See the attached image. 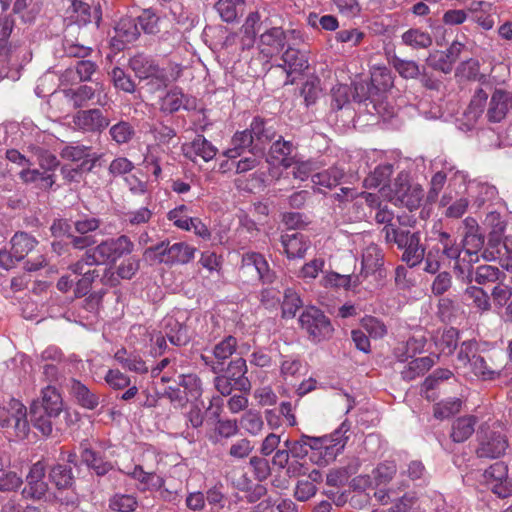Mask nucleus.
I'll return each instance as SVG.
<instances>
[{
	"mask_svg": "<svg viewBox=\"0 0 512 512\" xmlns=\"http://www.w3.org/2000/svg\"><path fill=\"white\" fill-rule=\"evenodd\" d=\"M350 430V424L347 421L331 434L321 437H312L302 435L297 441L291 443V454L295 458H304L308 454L309 447L312 450L311 459L318 466H326L333 462L336 457L343 452Z\"/></svg>",
	"mask_w": 512,
	"mask_h": 512,
	"instance_id": "f257e3e1",
	"label": "nucleus"
},
{
	"mask_svg": "<svg viewBox=\"0 0 512 512\" xmlns=\"http://www.w3.org/2000/svg\"><path fill=\"white\" fill-rule=\"evenodd\" d=\"M135 245L127 235L108 238L93 248L86 250L88 266L115 264L120 258L130 255Z\"/></svg>",
	"mask_w": 512,
	"mask_h": 512,
	"instance_id": "f03ea898",
	"label": "nucleus"
},
{
	"mask_svg": "<svg viewBox=\"0 0 512 512\" xmlns=\"http://www.w3.org/2000/svg\"><path fill=\"white\" fill-rule=\"evenodd\" d=\"M299 323L308 339L314 343L329 340L334 332L330 319L314 306L306 308L301 313Z\"/></svg>",
	"mask_w": 512,
	"mask_h": 512,
	"instance_id": "7ed1b4c3",
	"label": "nucleus"
},
{
	"mask_svg": "<svg viewBox=\"0 0 512 512\" xmlns=\"http://www.w3.org/2000/svg\"><path fill=\"white\" fill-rule=\"evenodd\" d=\"M479 446L476 450L480 458H498L502 456L507 447L508 440L499 424L491 427L482 425L478 436Z\"/></svg>",
	"mask_w": 512,
	"mask_h": 512,
	"instance_id": "20e7f679",
	"label": "nucleus"
},
{
	"mask_svg": "<svg viewBox=\"0 0 512 512\" xmlns=\"http://www.w3.org/2000/svg\"><path fill=\"white\" fill-rule=\"evenodd\" d=\"M239 277L247 283H272L275 274L262 254L246 252L242 256Z\"/></svg>",
	"mask_w": 512,
	"mask_h": 512,
	"instance_id": "39448f33",
	"label": "nucleus"
},
{
	"mask_svg": "<svg viewBox=\"0 0 512 512\" xmlns=\"http://www.w3.org/2000/svg\"><path fill=\"white\" fill-rule=\"evenodd\" d=\"M0 427L12 428L16 437L25 438L29 432L26 406L13 398L0 404Z\"/></svg>",
	"mask_w": 512,
	"mask_h": 512,
	"instance_id": "423d86ee",
	"label": "nucleus"
},
{
	"mask_svg": "<svg viewBox=\"0 0 512 512\" xmlns=\"http://www.w3.org/2000/svg\"><path fill=\"white\" fill-rule=\"evenodd\" d=\"M381 192L390 202L406 207L410 211L420 207L424 196V191L420 185H411L401 177L395 180L393 189H390L389 193L385 192L384 187L381 188Z\"/></svg>",
	"mask_w": 512,
	"mask_h": 512,
	"instance_id": "0eeeda50",
	"label": "nucleus"
},
{
	"mask_svg": "<svg viewBox=\"0 0 512 512\" xmlns=\"http://www.w3.org/2000/svg\"><path fill=\"white\" fill-rule=\"evenodd\" d=\"M46 466L42 461L32 464L25 477V486L21 492L23 498L34 501H51L49 486L45 480Z\"/></svg>",
	"mask_w": 512,
	"mask_h": 512,
	"instance_id": "6e6552de",
	"label": "nucleus"
},
{
	"mask_svg": "<svg viewBox=\"0 0 512 512\" xmlns=\"http://www.w3.org/2000/svg\"><path fill=\"white\" fill-rule=\"evenodd\" d=\"M109 125L110 119L98 108L78 110L71 116L73 130L82 133L100 134Z\"/></svg>",
	"mask_w": 512,
	"mask_h": 512,
	"instance_id": "1a4fd4ad",
	"label": "nucleus"
},
{
	"mask_svg": "<svg viewBox=\"0 0 512 512\" xmlns=\"http://www.w3.org/2000/svg\"><path fill=\"white\" fill-rule=\"evenodd\" d=\"M129 66L140 80L151 79L157 82V88H164L169 82L165 69L160 68L153 59L143 54L133 56Z\"/></svg>",
	"mask_w": 512,
	"mask_h": 512,
	"instance_id": "9d476101",
	"label": "nucleus"
},
{
	"mask_svg": "<svg viewBox=\"0 0 512 512\" xmlns=\"http://www.w3.org/2000/svg\"><path fill=\"white\" fill-rule=\"evenodd\" d=\"M140 30L147 34L156 33L158 31V17L150 11H144L138 16L137 22L123 20L117 27L119 35L124 37L126 42L135 41L140 34Z\"/></svg>",
	"mask_w": 512,
	"mask_h": 512,
	"instance_id": "9b49d317",
	"label": "nucleus"
},
{
	"mask_svg": "<svg viewBox=\"0 0 512 512\" xmlns=\"http://www.w3.org/2000/svg\"><path fill=\"white\" fill-rule=\"evenodd\" d=\"M237 345V339L228 335L213 347L212 355L201 354L200 359L214 374L221 373L224 362L236 352Z\"/></svg>",
	"mask_w": 512,
	"mask_h": 512,
	"instance_id": "f8f14e48",
	"label": "nucleus"
},
{
	"mask_svg": "<svg viewBox=\"0 0 512 512\" xmlns=\"http://www.w3.org/2000/svg\"><path fill=\"white\" fill-rule=\"evenodd\" d=\"M152 250L158 254L161 262L179 264H186L190 262L194 258L196 252L195 247L185 242H176L172 245L161 242L153 247Z\"/></svg>",
	"mask_w": 512,
	"mask_h": 512,
	"instance_id": "ddd939ff",
	"label": "nucleus"
},
{
	"mask_svg": "<svg viewBox=\"0 0 512 512\" xmlns=\"http://www.w3.org/2000/svg\"><path fill=\"white\" fill-rule=\"evenodd\" d=\"M286 42V32L281 27H272L260 34L258 49L263 57L271 59L280 54Z\"/></svg>",
	"mask_w": 512,
	"mask_h": 512,
	"instance_id": "4468645a",
	"label": "nucleus"
},
{
	"mask_svg": "<svg viewBox=\"0 0 512 512\" xmlns=\"http://www.w3.org/2000/svg\"><path fill=\"white\" fill-rule=\"evenodd\" d=\"M183 151L184 155L194 162L198 157L208 162L215 157L217 148L203 135H197L191 143L183 147Z\"/></svg>",
	"mask_w": 512,
	"mask_h": 512,
	"instance_id": "2eb2a0df",
	"label": "nucleus"
},
{
	"mask_svg": "<svg viewBox=\"0 0 512 512\" xmlns=\"http://www.w3.org/2000/svg\"><path fill=\"white\" fill-rule=\"evenodd\" d=\"M281 243L289 259L303 258L310 248V241L298 232L282 235Z\"/></svg>",
	"mask_w": 512,
	"mask_h": 512,
	"instance_id": "dca6fc26",
	"label": "nucleus"
},
{
	"mask_svg": "<svg viewBox=\"0 0 512 512\" xmlns=\"http://www.w3.org/2000/svg\"><path fill=\"white\" fill-rule=\"evenodd\" d=\"M478 419L474 415H465L455 419L451 426L450 437L455 443H463L475 432Z\"/></svg>",
	"mask_w": 512,
	"mask_h": 512,
	"instance_id": "f3484780",
	"label": "nucleus"
},
{
	"mask_svg": "<svg viewBox=\"0 0 512 512\" xmlns=\"http://www.w3.org/2000/svg\"><path fill=\"white\" fill-rule=\"evenodd\" d=\"M36 403L39 409H43V412L50 416H59L63 410L62 397L52 385H47L41 390V401Z\"/></svg>",
	"mask_w": 512,
	"mask_h": 512,
	"instance_id": "a211bd4d",
	"label": "nucleus"
},
{
	"mask_svg": "<svg viewBox=\"0 0 512 512\" xmlns=\"http://www.w3.org/2000/svg\"><path fill=\"white\" fill-rule=\"evenodd\" d=\"M255 141L248 129L237 131L231 139V147L224 152V156L229 159H235L242 155V153L249 149L251 152L259 150L255 147Z\"/></svg>",
	"mask_w": 512,
	"mask_h": 512,
	"instance_id": "6ab92c4d",
	"label": "nucleus"
},
{
	"mask_svg": "<svg viewBox=\"0 0 512 512\" xmlns=\"http://www.w3.org/2000/svg\"><path fill=\"white\" fill-rule=\"evenodd\" d=\"M484 245V235L478 232H465L462 242L461 249L464 252V257L462 261H467L469 267L473 262L478 260V252L482 249Z\"/></svg>",
	"mask_w": 512,
	"mask_h": 512,
	"instance_id": "aec40b11",
	"label": "nucleus"
},
{
	"mask_svg": "<svg viewBox=\"0 0 512 512\" xmlns=\"http://www.w3.org/2000/svg\"><path fill=\"white\" fill-rule=\"evenodd\" d=\"M282 63L278 66L283 67L287 74L302 73L308 68V58L305 53L298 49L288 47L281 57Z\"/></svg>",
	"mask_w": 512,
	"mask_h": 512,
	"instance_id": "412c9836",
	"label": "nucleus"
},
{
	"mask_svg": "<svg viewBox=\"0 0 512 512\" xmlns=\"http://www.w3.org/2000/svg\"><path fill=\"white\" fill-rule=\"evenodd\" d=\"M383 261L384 255L381 248L371 243L362 253V269L359 275L363 278L368 274L375 273L382 267Z\"/></svg>",
	"mask_w": 512,
	"mask_h": 512,
	"instance_id": "4be33fe9",
	"label": "nucleus"
},
{
	"mask_svg": "<svg viewBox=\"0 0 512 512\" xmlns=\"http://www.w3.org/2000/svg\"><path fill=\"white\" fill-rule=\"evenodd\" d=\"M247 373V364L246 360L243 358H236L232 360L225 371V374L229 377L230 380L236 384V389L240 391H249L251 388V383L248 378L245 376Z\"/></svg>",
	"mask_w": 512,
	"mask_h": 512,
	"instance_id": "5701e85b",
	"label": "nucleus"
},
{
	"mask_svg": "<svg viewBox=\"0 0 512 512\" xmlns=\"http://www.w3.org/2000/svg\"><path fill=\"white\" fill-rule=\"evenodd\" d=\"M401 41L405 46L414 50H421L429 48L433 43V38L428 31L412 27L402 33Z\"/></svg>",
	"mask_w": 512,
	"mask_h": 512,
	"instance_id": "b1692460",
	"label": "nucleus"
},
{
	"mask_svg": "<svg viewBox=\"0 0 512 512\" xmlns=\"http://www.w3.org/2000/svg\"><path fill=\"white\" fill-rule=\"evenodd\" d=\"M69 391L78 404L86 409L93 410L99 404L98 396L76 379L70 380Z\"/></svg>",
	"mask_w": 512,
	"mask_h": 512,
	"instance_id": "393cba45",
	"label": "nucleus"
},
{
	"mask_svg": "<svg viewBox=\"0 0 512 512\" xmlns=\"http://www.w3.org/2000/svg\"><path fill=\"white\" fill-rule=\"evenodd\" d=\"M114 359L124 368L129 371L145 374L148 372V367L140 355L128 352L125 348H121L114 354Z\"/></svg>",
	"mask_w": 512,
	"mask_h": 512,
	"instance_id": "a878e982",
	"label": "nucleus"
},
{
	"mask_svg": "<svg viewBox=\"0 0 512 512\" xmlns=\"http://www.w3.org/2000/svg\"><path fill=\"white\" fill-rule=\"evenodd\" d=\"M469 365L472 373L482 380H493L501 375L509 376L512 374V372H508L510 365L506 366L504 370H497L488 366L486 360L481 355L474 357Z\"/></svg>",
	"mask_w": 512,
	"mask_h": 512,
	"instance_id": "bb28decb",
	"label": "nucleus"
},
{
	"mask_svg": "<svg viewBox=\"0 0 512 512\" xmlns=\"http://www.w3.org/2000/svg\"><path fill=\"white\" fill-rule=\"evenodd\" d=\"M187 97L181 89L175 87L167 91L159 99V109L166 114L177 112L180 108H186Z\"/></svg>",
	"mask_w": 512,
	"mask_h": 512,
	"instance_id": "cd10ccee",
	"label": "nucleus"
},
{
	"mask_svg": "<svg viewBox=\"0 0 512 512\" xmlns=\"http://www.w3.org/2000/svg\"><path fill=\"white\" fill-rule=\"evenodd\" d=\"M132 479L139 482V489L148 490V489H158L163 485V480L159 476H157L154 472H146L144 471L141 465H135L132 471H123Z\"/></svg>",
	"mask_w": 512,
	"mask_h": 512,
	"instance_id": "c85d7f7f",
	"label": "nucleus"
},
{
	"mask_svg": "<svg viewBox=\"0 0 512 512\" xmlns=\"http://www.w3.org/2000/svg\"><path fill=\"white\" fill-rule=\"evenodd\" d=\"M508 111V97L507 94L502 90H495L492 94L489 107L487 111V117L490 122H500Z\"/></svg>",
	"mask_w": 512,
	"mask_h": 512,
	"instance_id": "c756f323",
	"label": "nucleus"
},
{
	"mask_svg": "<svg viewBox=\"0 0 512 512\" xmlns=\"http://www.w3.org/2000/svg\"><path fill=\"white\" fill-rule=\"evenodd\" d=\"M260 30V15L257 12L250 13L240 28L241 45L243 49L253 47L256 34Z\"/></svg>",
	"mask_w": 512,
	"mask_h": 512,
	"instance_id": "7c9ffc66",
	"label": "nucleus"
},
{
	"mask_svg": "<svg viewBox=\"0 0 512 512\" xmlns=\"http://www.w3.org/2000/svg\"><path fill=\"white\" fill-rule=\"evenodd\" d=\"M73 12L76 14L78 27L80 24L86 25L92 21L98 26L101 20V14L98 7H94L92 11L91 5L86 0H73Z\"/></svg>",
	"mask_w": 512,
	"mask_h": 512,
	"instance_id": "2f4dec72",
	"label": "nucleus"
},
{
	"mask_svg": "<svg viewBox=\"0 0 512 512\" xmlns=\"http://www.w3.org/2000/svg\"><path fill=\"white\" fill-rule=\"evenodd\" d=\"M166 337L176 346L185 345L189 340L188 329L173 317L164 319Z\"/></svg>",
	"mask_w": 512,
	"mask_h": 512,
	"instance_id": "473e14b6",
	"label": "nucleus"
},
{
	"mask_svg": "<svg viewBox=\"0 0 512 512\" xmlns=\"http://www.w3.org/2000/svg\"><path fill=\"white\" fill-rule=\"evenodd\" d=\"M436 240L441 245L443 255L448 259L456 260L455 269H459L463 273L459 264L462 254L461 245L457 244L456 239L452 238L449 233L443 231L437 232Z\"/></svg>",
	"mask_w": 512,
	"mask_h": 512,
	"instance_id": "72a5a7b5",
	"label": "nucleus"
},
{
	"mask_svg": "<svg viewBox=\"0 0 512 512\" xmlns=\"http://www.w3.org/2000/svg\"><path fill=\"white\" fill-rule=\"evenodd\" d=\"M249 131L256 143L255 147L259 150L275 137V130L272 127H267V123L260 117H255L252 120Z\"/></svg>",
	"mask_w": 512,
	"mask_h": 512,
	"instance_id": "f704fd0d",
	"label": "nucleus"
},
{
	"mask_svg": "<svg viewBox=\"0 0 512 512\" xmlns=\"http://www.w3.org/2000/svg\"><path fill=\"white\" fill-rule=\"evenodd\" d=\"M38 244L37 240L25 232L16 233L11 239L12 255L17 261L22 260Z\"/></svg>",
	"mask_w": 512,
	"mask_h": 512,
	"instance_id": "c9c22d12",
	"label": "nucleus"
},
{
	"mask_svg": "<svg viewBox=\"0 0 512 512\" xmlns=\"http://www.w3.org/2000/svg\"><path fill=\"white\" fill-rule=\"evenodd\" d=\"M79 28L80 27L78 26H69L66 29V35L63 41V49L66 55L69 57L85 58L89 56L92 51L89 46L79 43L77 40H73L71 38L74 31Z\"/></svg>",
	"mask_w": 512,
	"mask_h": 512,
	"instance_id": "e433bc0d",
	"label": "nucleus"
},
{
	"mask_svg": "<svg viewBox=\"0 0 512 512\" xmlns=\"http://www.w3.org/2000/svg\"><path fill=\"white\" fill-rule=\"evenodd\" d=\"M82 461L91 469L95 471L98 476L106 475L113 469V465L109 461H105L102 456H100L95 451L90 448H83L81 452Z\"/></svg>",
	"mask_w": 512,
	"mask_h": 512,
	"instance_id": "4c0bfd02",
	"label": "nucleus"
},
{
	"mask_svg": "<svg viewBox=\"0 0 512 512\" xmlns=\"http://www.w3.org/2000/svg\"><path fill=\"white\" fill-rule=\"evenodd\" d=\"M403 250L402 260L410 267H415L424 259L425 250L420 244L419 233H413L410 242Z\"/></svg>",
	"mask_w": 512,
	"mask_h": 512,
	"instance_id": "58836bf2",
	"label": "nucleus"
},
{
	"mask_svg": "<svg viewBox=\"0 0 512 512\" xmlns=\"http://www.w3.org/2000/svg\"><path fill=\"white\" fill-rule=\"evenodd\" d=\"M49 478L57 490H69L74 482L72 469L62 464H57L51 468Z\"/></svg>",
	"mask_w": 512,
	"mask_h": 512,
	"instance_id": "ea45409f",
	"label": "nucleus"
},
{
	"mask_svg": "<svg viewBox=\"0 0 512 512\" xmlns=\"http://www.w3.org/2000/svg\"><path fill=\"white\" fill-rule=\"evenodd\" d=\"M344 169L337 166L316 173L312 176V182L316 186L332 188L337 186L344 177Z\"/></svg>",
	"mask_w": 512,
	"mask_h": 512,
	"instance_id": "a19ab883",
	"label": "nucleus"
},
{
	"mask_svg": "<svg viewBox=\"0 0 512 512\" xmlns=\"http://www.w3.org/2000/svg\"><path fill=\"white\" fill-rule=\"evenodd\" d=\"M30 413L33 426L44 436H49L53 430L52 419L56 418L57 416H50L45 414L43 409H39L36 401L31 405Z\"/></svg>",
	"mask_w": 512,
	"mask_h": 512,
	"instance_id": "79ce46f5",
	"label": "nucleus"
},
{
	"mask_svg": "<svg viewBox=\"0 0 512 512\" xmlns=\"http://www.w3.org/2000/svg\"><path fill=\"white\" fill-rule=\"evenodd\" d=\"M458 340V330L451 327L443 330L440 335L436 336L435 345L442 354L451 355L457 347Z\"/></svg>",
	"mask_w": 512,
	"mask_h": 512,
	"instance_id": "37998d69",
	"label": "nucleus"
},
{
	"mask_svg": "<svg viewBox=\"0 0 512 512\" xmlns=\"http://www.w3.org/2000/svg\"><path fill=\"white\" fill-rule=\"evenodd\" d=\"M433 365L434 360L429 356L414 358L408 363L401 374L404 379L412 380L420 375H423Z\"/></svg>",
	"mask_w": 512,
	"mask_h": 512,
	"instance_id": "c03bdc74",
	"label": "nucleus"
},
{
	"mask_svg": "<svg viewBox=\"0 0 512 512\" xmlns=\"http://www.w3.org/2000/svg\"><path fill=\"white\" fill-rule=\"evenodd\" d=\"M281 165L284 168H292V175L295 179L306 180L314 170V164L311 161H299L295 158H283Z\"/></svg>",
	"mask_w": 512,
	"mask_h": 512,
	"instance_id": "a18cd8bd",
	"label": "nucleus"
},
{
	"mask_svg": "<svg viewBox=\"0 0 512 512\" xmlns=\"http://www.w3.org/2000/svg\"><path fill=\"white\" fill-rule=\"evenodd\" d=\"M393 173V166L391 164L378 165L372 173L364 179V186L366 188H376L390 179Z\"/></svg>",
	"mask_w": 512,
	"mask_h": 512,
	"instance_id": "49530a36",
	"label": "nucleus"
},
{
	"mask_svg": "<svg viewBox=\"0 0 512 512\" xmlns=\"http://www.w3.org/2000/svg\"><path fill=\"white\" fill-rule=\"evenodd\" d=\"M109 135L114 142L122 145L132 140L135 129L129 122L121 120L110 127Z\"/></svg>",
	"mask_w": 512,
	"mask_h": 512,
	"instance_id": "de8ad7c7",
	"label": "nucleus"
},
{
	"mask_svg": "<svg viewBox=\"0 0 512 512\" xmlns=\"http://www.w3.org/2000/svg\"><path fill=\"white\" fill-rule=\"evenodd\" d=\"M240 425L247 433L257 436L263 431L264 421L258 411L248 410L241 417Z\"/></svg>",
	"mask_w": 512,
	"mask_h": 512,
	"instance_id": "09e8293b",
	"label": "nucleus"
},
{
	"mask_svg": "<svg viewBox=\"0 0 512 512\" xmlns=\"http://www.w3.org/2000/svg\"><path fill=\"white\" fill-rule=\"evenodd\" d=\"M462 401L459 398H449L436 403L433 407V414L436 419L444 420L461 410Z\"/></svg>",
	"mask_w": 512,
	"mask_h": 512,
	"instance_id": "8fccbe9b",
	"label": "nucleus"
},
{
	"mask_svg": "<svg viewBox=\"0 0 512 512\" xmlns=\"http://www.w3.org/2000/svg\"><path fill=\"white\" fill-rule=\"evenodd\" d=\"M191 209L184 205H178L167 213V219L173 223L178 229L189 231V220L194 217L190 216Z\"/></svg>",
	"mask_w": 512,
	"mask_h": 512,
	"instance_id": "3c124183",
	"label": "nucleus"
},
{
	"mask_svg": "<svg viewBox=\"0 0 512 512\" xmlns=\"http://www.w3.org/2000/svg\"><path fill=\"white\" fill-rule=\"evenodd\" d=\"M397 473L395 461L386 460L377 465L372 471L376 485L389 483Z\"/></svg>",
	"mask_w": 512,
	"mask_h": 512,
	"instance_id": "603ef678",
	"label": "nucleus"
},
{
	"mask_svg": "<svg viewBox=\"0 0 512 512\" xmlns=\"http://www.w3.org/2000/svg\"><path fill=\"white\" fill-rule=\"evenodd\" d=\"M360 275H340L337 273L328 274L325 277L326 286L343 287L345 289H354L361 284Z\"/></svg>",
	"mask_w": 512,
	"mask_h": 512,
	"instance_id": "864d4df0",
	"label": "nucleus"
},
{
	"mask_svg": "<svg viewBox=\"0 0 512 512\" xmlns=\"http://www.w3.org/2000/svg\"><path fill=\"white\" fill-rule=\"evenodd\" d=\"M392 65L399 75L405 79H415L421 74L419 65L413 60H404L394 56Z\"/></svg>",
	"mask_w": 512,
	"mask_h": 512,
	"instance_id": "5fc2aeb1",
	"label": "nucleus"
},
{
	"mask_svg": "<svg viewBox=\"0 0 512 512\" xmlns=\"http://www.w3.org/2000/svg\"><path fill=\"white\" fill-rule=\"evenodd\" d=\"M302 300L298 293L292 288H287L284 292L282 302V315L286 318H293L296 312L302 306Z\"/></svg>",
	"mask_w": 512,
	"mask_h": 512,
	"instance_id": "6e6d98bb",
	"label": "nucleus"
},
{
	"mask_svg": "<svg viewBox=\"0 0 512 512\" xmlns=\"http://www.w3.org/2000/svg\"><path fill=\"white\" fill-rule=\"evenodd\" d=\"M179 385L183 387L185 395L190 399H198L202 395V383L195 374L181 375Z\"/></svg>",
	"mask_w": 512,
	"mask_h": 512,
	"instance_id": "4d7b16f0",
	"label": "nucleus"
},
{
	"mask_svg": "<svg viewBox=\"0 0 512 512\" xmlns=\"http://www.w3.org/2000/svg\"><path fill=\"white\" fill-rule=\"evenodd\" d=\"M456 75L468 80L483 81L484 75L480 74V63L477 59L463 61L456 70Z\"/></svg>",
	"mask_w": 512,
	"mask_h": 512,
	"instance_id": "13d9d810",
	"label": "nucleus"
},
{
	"mask_svg": "<svg viewBox=\"0 0 512 512\" xmlns=\"http://www.w3.org/2000/svg\"><path fill=\"white\" fill-rule=\"evenodd\" d=\"M65 95L71 99L75 108H80L84 106L87 101L93 99L95 90L90 86L82 85L77 89L66 90Z\"/></svg>",
	"mask_w": 512,
	"mask_h": 512,
	"instance_id": "bf43d9fd",
	"label": "nucleus"
},
{
	"mask_svg": "<svg viewBox=\"0 0 512 512\" xmlns=\"http://www.w3.org/2000/svg\"><path fill=\"white\" fill-rule=\"evenodd\" d=\"M117 274L123 280L132 279L140 269V259L136 256H130L121 261L116 267Z\"/></svg>",
	"mask_w": 512,
	"mask_h": 512,
	"instance_id": "052dcab7",
	"label": "nucleus"
},
{
	"mask_svg": "<svg viewBox=\"0 0 512 512\" xmlns=\"http://www.w3.org/2000/svg\"><path fill=\"white\" fill-rule=\"evenodd\" d=\"M243 1L235 0H218L215 3V9L221 19L225 22H233L237 18L236 6Z\"/></svg>",
	"mask_w": 512,
	"mask_h": 512,
	"instance_id": "680f3d73",
	"label": "nucleus"
},
{
	"mask_svg": "<svg viewBox=\"0 0 512 512\" xmlns=\"http://www.w3.org/2000/svg\"><path fill=\"white\" fill-rule=\"evenodd\" d=\"M90 146L78 144L67 145L61 150V157L72 162L85 161L88 158Z\"/></svg>",
	"mask_w": 512,
	"mask_h": 512,
	"instance_id": "e2e57ef3",
	"label": "nucleus"
},
{
	"mask_svg": "<svg viewBox=\"0 0 512 512\" xmlns=\"http://www.w3.org/2000/svg\"><path fill=\"white\" fill-rule=\"evenodd\" d=\"M23 484V479L15 471H3L0 473V491L1 492H14L17 491Z\"/></svg>",
	"mask_w": 512,
	"mask_h": 512,
	"instance_id": "0e129e2a",
	"label": "nucleus"
},
{
	"mask_svg": "<svg viewBox=\"0 0 512 512\" xmlns=\"http://www.w3.org/2000/svg\"><path fill=\"white\" fill-rule=\"evenodd\" d=\"M364 38L365 33L356 28L340 30L335 35L337 42L347 44L350 47H357Z\"/></svg>",
	"mask_w": 512,
	"mask_h": 512,
	"instance_id": "69168bd1",
	"label": "nucleus"
},
{
	"mask_svg": "<svg viewBox=\"0 0 512 512\" xmlns=\"http://www.w3.org/2000/svg\"><path fill=\"white\" fill-rule=\"evenodd\" d=\"M468 299H471L473 304L480 310H488L490 308V301L488 294L479 287L471 286L465 291Z\"/></svg>",
	"mask_w": 512,
	"mask_h": 512,
	"instance_id": "338daca9",
	"label": "nucleus"
},
{
	"mask_svg": "<svg viewBox=\"0 0 512 512\" xmlns=\"http://www.w3.org/2000/svg\"><path fill=\"white\" fill-rule=\"evenodd\" d=\"M136 506V498L132 495H116L110 501L111 509L117 512H131Z\"/></svg>",
	"mask_w": 512,
	"mask_h": 512,
	"instance_id": "774afa93",
	"label": "nucleus"
}]
</instances>
